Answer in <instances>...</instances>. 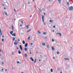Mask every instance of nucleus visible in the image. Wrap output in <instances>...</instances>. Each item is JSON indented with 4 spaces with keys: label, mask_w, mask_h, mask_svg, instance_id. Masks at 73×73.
<instances>
[{
    "label": "nucleus",
    "mask_w": 73,
    "mask_h": 73,
    "mask_svg": "<svg viewBox=\"0 0 73 73\" xmlns=\"http://www.w3.org/2000/svg\"><path fill=\"white\" fill-rule=\"evenodd\" d=\"M13 33V31H11L10 32V33L11 35H12V36H16V34H15L14 33ZM12 33H13V34Z\"/></svg>",
    "instance_id": "obj_1"
},
{
    "label": "nucleus",
    "mask_w": 73,
    "mask_h": 73,
    "mask_svg": "<svg viewBox=\"0 0 73 73\" xmlns=\"http://www.w3.org/2000/svg\"><path fill=\"white\" fill-rule=\"evenodd\" d=\"M68 9L70 11H72L73 10V7L72 6H70L68 7Z\"/></svg>",
    "instance_id": "obj_2"
},
{
    "label": "nucleus",
    "mask_w": 73,
    "mask_h": 73,
    "mask_svg": "<svg viewBox=\"0 0 73 73\" xmlns=\"http://www.w3.org/2000/svg\"><path fill=\"white\" fill-rule=\"evenodd\" d=\"M66 5L67 6H69V5H70V3H69L68 2H66Z\"/></svg>",
    "instance_id": "obj_3"
},
{
    "label": "nucleus",
    "mask_w": 73,
    "mask_h": 73,
    "mask_svg": "<svg viewBox=\"0 0 73 73\" xmlns=\"http://www.w3.org/2000/svg\"><path fill=\"white\" fill-rule=\"evenodd\" d=\"M58 34H59V36H62V35H61V34L60 33H56V35H58Z\"/></svg>",
    "instance_id": "obj_4"
},
{
    "label": "nucleus",
    "mask_w": 73,
    "mask_h": 73,
    "mask_svg": "<svg viewBox=\"0 0 73 73\" xmlns=\"http://www.w3.org/2000/svg\"><path fill=\"white\" fill-rule=\"evenodd\" d=\"M64 60H68V61H69L70 59L69 58H64Z\"/></svg>",
    "instance_id": "obj_5"
},
{
    "label": "nucleus",
    "mask_w": 73,
    "mask_h": 73,
    "mask_svg": "<svg viewBox=\"0 0 73 73\" xmlns=\"http://www.w3.org/2000/svg\"><path fill=\"white\" fill-rule=\"evenodd\" d=\"M19 48L21 50H22L23 49H22V46H21V45H20L19 46Z\"/></svg>",
    "instance_id": "obj_6"
},
{
    "label": "nucleus",
    "mask_w": 73,
    "mask_h": 73,
    "mask_svg": "<svg viewBox=\"0 0 73 73\" xmlns=\"http://www.w3.org/2000/svg\"><path fill=\"white\" fill-rule=\"evenodd\" d=\"M58 1L60 4H61V0H58Z\"/></svg>",
    "instance_id": "obj_7"
},
{
    "label": "nucleus",
    "mask_w": 73,
    "mask_h": 73,
    "mask_svg": "<svg viewBox=\"0 0 73 73\" xmlns=\"http://www.w3.org/2000/svg\"><path fill=\"white\" fill-rule=\"evenodd\" d=\"M46 47L48 49H49L50 48V47H49V45H47L46 46Z\"/></svg>",
    "instance_id": "obj_8"
},
{
    "label": "nucleus",
    "mask_w": 73,
    "mask_h": 73,
    "mask_svg": "<svg viewBox=\"0 0 73 73\" xmlns=\"http://www.w3.org/2000/svg\"><path fill=\"white\" fill-rule=\"evenodd\" d=\"M11 27H12V31H13V30H14V27H13V25H11Z\"/></svg>",
    "instance_id": "obj_9"
},
{
    "label": "nucleus",
    "mask_w": 73,
    "mask_h": 73,
    "mask_svg": "<svg viewBox=\"0 0 73 73\" xmlns=\"http://www.w3.org/2000/svg\"><path fill=\"white\" fill-rule=\"evenodd\" d=\"M27 46H28V43H26L25 45V47H27Z\"/></svg>",
    "instance_id": "obj_10"
},
{
    "label": "nucleus",
    "mask_w": 73,
    "mask_h": 73,
    "mask_svg": "<svg viewBox=\"0 0 73 73\" xmlns=\"http://www.w3.org/2000/svg\"><path fill=\"white\" fill-rule=\"evenodd\" d=\"M30 60H31L32 61H34V59L32 58H30Z\"/></svg>",
    "instance_id": "obj_11"
},
{
    "label": "nucleus",
    "mask_w": 73,
    "mask_h": 73,
    "mask_svg": "<svg viewBox=\"0 0 73 73\" xmlns=\"http://www.w3.org/2000/svg\"><path fill=\"white\" fill-rule=\"evenodd\" d=\"M14 45H17V44H18V43H17V42H14Z\"/></svg>",
    "instance_id": "obj_12"
},
{
    "label": "nucleus",
    "mask_w": 73,
    "mask_h": 73,
    "mask_svg": "<svg viewBox=\"0 0 73 73\" xmlns=\"http://www.w3.org/2000/svg\"><path fill=\"white\" fill-rule=\"evenodd\" d=\"M0 35H2V33H1V29H0Z\"/></svg>",
    "instance_id": "obj_13"
},
{
    "label": "nucleus",
    "mask_w": 73,
    "mask_h": 73,
    "mask_svg": "<svg viewBox=\"0 0 73 73\" xmlns=\"http://www.w3.org/2000/svg\"><path fill=\"white\" fill-rule=\"evenodd\" d=\"M51 48H52V50H54V47H53V46H52Z\"/></svg>",
    "instance_id": "obj_14"
},
{
    "label": "nucleus",
    "mask_w": 73,
    "mask_h": 73,
    "mask_svg": "<svg viewBox=\"0 0 73 73\" xmlns=\"http://www.w3.org/2000/svg\"><path fill=\"white\" fill-rule=\"evenodd\" d=\"M49 22L50 23H52L53 22V21L52 20H50L49 21Z\"/></svg>",
    "instance_id": "obj_15"
},
{
    "label": "nucleus",
    "mask_w": 73,
    "mask_h": 73,
    "mask_svg": "<svg viewBox=\"0 0 73 73\" xmlns=\"http://www.w3.org/2000/svg\"><path fill=\"white\" fill-rule=\"evenodd\" d=\"M24 50L25 51H27V48H24Z\"/></svg>",
    "instance_id": "obj_16"
},
{
    "label": "nucleus",
    "mask_w": 73,
    "mask_h": 73,
    "mask_svg": "<svg viewBox=\"0 0 73 73\" xmlns=\"http://www.w3.org/2000/svg\"><path fill=\"white\" fill-rule=\"evenodd\" d=\"M43 25H46V23H45V22H43Z\"/></svg>",
    "instance_id": "obj_17"
},
{
    "label": "nucleus",
    "mask_w": 73,
    "mask_h": 73,
    "mask_svg": "<svg viewBox=\"0 0 73 73\" xmlns=\"http://www.w3.org/2000/svg\"><path fill=\"white\" fill-rule=\"evenodd\" d=\"M42 45H43V46H45V43H42Z\"/></svg>",
    "instance_id": "obj_18"
},
{
    "label": "nucleus",
    "mask_w": 73,
    "mask_h": 73,
    "mask_svg": "<svg viewBox=\"0 0 73 73\" xmlns=\"http://www.w3.org/2000/svg\"><path fill=\"white\" fill-rule=\"evenodd\" d=\"M29 28V25H27L26 26V28H27V29H28Z\"/></svg>",
    "instance_id": "obj_19"
},
{
    "label": "nucleus",
    "mask_w": 73,
    "mask_h": 73,
    "mask_svg": "<svg viewBox=\"0 0 73 73\" xmlns=\"http://www.w3.org/2000/svg\"><path fill=\"white\" fill-rule=\"evenodd\" d=\"M42 20H44V16H42Z\"/></svg>",
    "instance_id": "obj_20"
},
{
    "label": "nucleus",
    "mask_w": 73,
    "mask_h": 73,
    "mask_svg": "<svg viewBox=\"0 0 73 73\" xmlns=\"http://www.w3.org/2000/svg\"><path fill=\"white\" fill-rule=\"evenodd\" d=\"M22 43L23 44H25V41H24V40H23Z\"/></svg>",
    "instance_id": "obj_21"
},
{
    "label": "nucleus",
    "mask_w": 73,
    "mask_h": 73,
    "mask_svg": "<svg viewBox=\"0 0 73 73\" xmlns=\"http://www.w3.org/2000/svg\"><path fill=\"white\" fill-rule=\"evenodd\" d=\"M25 57L27 58V57H28V55H27V54H25Z\"/></svg>",
    "instance_id": "obj_22"
},
{
    "label": "nucleus",
    "mask_w": 73,
    "mask_h": 73,
    "mask_svg": "<svg viewBox=\"0 0 73 73\" xmlns=\"http://www.w3.org/2000/svg\"><path fill=\"white\" fill-rule=\"evenodd\" d=\"M12 38L13 41H14V40H15V38H14V37H13Z\"/></svg>",
    "instance_id": "obj_23"
},
{
    "label": "nucleus",
    "mask_w": 73,
    "mask_h": 73,
    "mask_svg": "<svg viewBox=\"0 0 73 73\" xmlns=\"http://www.w3.org/2000/svg\"><path fill=\"white\" fill-rule=\"evenodd\" d=\"M3 1L5 3H7V0H4Z\"/></svg>",
    "instance_id": "obj_24"
},
{
    "label": "nucleus",
    "mask_w": 73,
    "mask_h": 73,
    "mask_svg": "<svg viewBox=\"0 0 73 73\" xmlns=\"http://www.w3.org/2000/svg\"><path fill=\"white\" fill-rule=\"evenodd\" d=\"M37 32L39 34H41V33L40 32V31H38Z\"/></svg>",
    "instance_id": "obj_25"
},
{
    "label": "nucleus",
    "mask_w": 73,
    "mask_h": 73,
    "mask_svg": "<svg viewBox=\"0 0 73 73\" xmlns=\"http://www.w3.org/2000/svg\"><path fill=\"white\" fill-rule=\"evenodd\" d=\"M50 72H51L52 73V72H53V69L51 68L50 70Z\"/></svg>",
    "instance_id": "obj_26"
},
{
    "label": "nucleus",
    "mask_w": 73,
    "mask_h": 73,
    "mask_svg": "<svg viewBox=\"0 0 73 73\" xmlns=\"http://www.w3.org/2000/svg\"><path fill=\"white\" fill-rule=\"evenodd\" d=\"M34 63L35 64L36 63V59H35L34 60Z\"/></svg>",
    "instance_id": "obj_27"
},
{
    "label": "nucleus",
    "mask_w": 73,
    "mask_h": 73,
    "mask_svg": "<svg viewBox=\"0 0 73 73\" xmlns=\"http://www.w3.org/2000/svg\"><path fill=\"white\" fill-rule=\"evenodd\" d=\"M43 35H46V32H43Z\"/></svg>",
    "instance_id": "obj_28"
},
{
    "label": "nucleus",
    "mask_w": 73,
    "mask_h": 73,
    "mask_svg": "<svg viewBox=\"0 0 73 73\" xmlns=\"http://www.w3.org/2000/svg\"><path fill=\"white\" fill-rule=\"evenodd\" d=\"M31 31V30H29L28 31H27V33H28L29 32H30V31Z\"/></svg>",
    "instance_id": "obj_29"
},
{
    "label": "nucleus",
    "mask_w": 73,
    "mask_h": 73,
    "mask_svg": "<svg viewBox=\"0 0 73 73\" xmlns=\"http://www.w3.org/2000/svg\"><path fill=\"white\" fill-rule=\"evenodd\" d=\"M21 52H20V50H19V51H18V53H19V54H21Z\"/></svg>",
    "instance_id": "obj_30"
},
{
    "label": "nucleus",
    "mask_w": 73,
    "mask_h": 73,
    "mask_svg": "<svg viewBox=\"0 0 73 73\" xmlns=\"http://www.w3.org/2000/svg\"><path fill=\"white\" fill-rule=\"evenodd\" d=\"M17 64H21V63L19 61H17Z\"/></svg>",
    "instance_id": "obj_31"
},
{
    "label": "nucleus",
    "mask_w": 73,
    "mask_h": 73,
    "mask_svg": "<svg viewBox=\"0 0 73 73\" xmlns=\"http://www.w3.org/2000/svg\"><path fill=\"white\" fill-rule=\"evenodd\" d=\"M4 13H5V15H8V14H7V12H4Z\"/></svg>",
    "instance_id": "obj_32"
},
{
    "label": "nucleus",
    "mask_w": 73,
    "mask_h": 73,
    "mask_svg": "<svg viewBox=\"0 0 73 73\" xmlns=\"http://www.w3.org/2000/svg\"><path fill=\"white\" fill-rule=\"evenodd\" d=\"M42 11H45V9H42Z\"/></svg>",
    "instance_id": "obj_33"
},
{
    "label": "nucleus",
    "mask_w": 73,
    "mask_h": 73,
    "mask_svg": "<svg viewBox=\"0 0 73 73\" xmlns=\"http://www.w3.org/2000/svg\"><path fill=\"white\" fill-rule=\"evenodd\" d=\"M50 26H51V25H48V27H49V28H51V27Z\"/></svg>",
    "instance_id": "obj_34"
},
{
    "label": "nucleus",
    "mask_w": 73,
    "mask_h": 73,
    "mask_svg": "<svg viewBox=\"0 0 73 73\" xmlns=\"http://www.w3.org/2000/svg\"><path fill=\"white\" fill-rule=\"evenodd\" d=\"M60 52H58V51H57V53L58 54H59V53Z\"/></svg>",
    "instance_id": "obj_35"
},
{
    "label": "nucleus",
    "mask_w": 73,
    "mask_h": 73,
    "mask_svg": "<svg viewBox=\"0 0 73 73\" xmlns=\"http://www.w3.org/2000/svg\"><path fill=\"white\" fill-rule=\"evenodd\" d=\"M31 37V36H29V37H28V39H30V37Z\"/></svg>",
    "instance_id": "obj_36"
},
{
    "label": "nucleus",
    "mask_w": 73,
    "mask_h": 73,
    "mask_svg": "<svg viewBox=\"0 0 73 73\" xmlns=\"http://www.w3.org/2000/svg\"><path fill=\"white\" fill-rule=\"evenodd\" d=\"M39 11H40V12H41V9H39Z\"/></svg>",
    "instance_id": "obj_37"
},
{
    "label": "nucleus",
    "mask_w": 73,
    "mask_h": 73,
    "mask_svg": "<svg viewBox=\"0 0 73 73\" xmlns=\"http://www.w3.org/2000/svg\"><path fill=\"white\" fill-rule=\"evenodd\" d=\"M54 39H52V42H53L54 41Z\"/></svg>",
    "instance_id": "obj_38"
},
{
    "label": "nucleus",
    "mask_w": 73,
    "mask_h": 73,
    "mask_svg": "<svg viewBox=\"0 0 73 73\" xmlns=\"http://www.w3.org/2000/svg\"><path fill=\"white\" fill-rule=\"evenodd\" d=\"M4 62H2V65H4Z\"/></svg>",
    "instance_id": "obj_39"
},
{
    "label": "nucleus",
    "mask_w": 73,
    "mask_h": 73,
    "mask_svg": "<svg viewBox=\"0 0 73 73\" xmlns=\"http://www.w3.org/2000/svg\"><path fill=\"white\" fill-rule=\"evenodd\" d=\"M55 26H53V28H55Z\"/></svg>",
    "instance_id": "obj_40"
},
{
    "label": "nucleus",
    "mask_w": 73,
    "mask_h": 73,
    "mask_svg": "<svg viewBox=\"0 0 73 73\" xmlns=\"http://www.w3.org/2000/svg\"><path fill=\"white\" fill-rule=\"evenodd\" d=\"M2 42H3L4 41V39H2Z\"/></svg>",
    "instance_id": "obj_41"
},
{
    "label": "nucleus",
    "mask_w": 73,
    "mask_h": 73,
    "mask_svg": "<svg viewBox=\"0 0 73 73\" xmlns=\"http://www.w3.org/2000/svg\"><path fill=\"white\" fill-rule=\"evenodd\" d=\"M18 15H19V16H20L21 15V14L20 13H18Z\"/></svg>",
    "instance_id": "obj_42"
},
{
    "label": "nucleus",
    "mask_w": 73,
    "mask_h": 73,
    "mask_svg": "<svg viewBox=\"0 0 73 73\" xmlns=\"http://www.w3.org/2000/svg\"><path fill=\"white\" fill-rule=\"evenodd\" d=\"M22 25H20V28H21V27Z\"/></svg>",
    "instance_id": "obj_43"
},
{
    "label": "nucleus",
    "mask_w": 73,
    "mask_h": 73,
    "mask_svg": "<svg viewBox=\"0 0 73 73\" xmlns=\"http://www.w3.org/2000/svg\"><path fill=\"white\" fill-rule=\"evenodd\" d=\"M13 53H14L13 52H12V55H13Z\"/></svg>",
    "instance_id": "obj_44"
},
{
    "label": "nucleus",
    "mask_w": 73,
    "mask_h": 73,
    "mask_svg": "<svg viewBox=\"0 0 73 73\" xmlns=\"http://www.w3.org/2000/svg\"><path fill=\"white\" fill-rule=\"evenodd\" d=\"M42 22H43V23H44V19H42Z\"/></svg>",
    "instance_id": "obj_45"
},
{
    "label": "nucleus",
    "mask_w": 73,
    "mask_h": 73,
    "mask_svg": "<svg viewBox=\"0 0 73 73\" xmlns=\"http://www.w3.org/2000/svg\"><path fill=\"white\" fill-rule=\"evenodd\" d=\"M27 3L28 4H30V3L29 2H28Z\"/></svg>",
    "instance_id": "obj_46"
},
{
    "label": "nucleus",
    "mask_w": 73,
    "mask_h": 73,
    "mask_svg": "<svg viewBox=\"0 0 73 73\" xmlns=\"http://www.w3.org/2000/svg\"><path fill=\"white\" fill-rule=\"evenodd\" d=\"M31 45H33V43H31Z\"/></svg>",
    "instance_id": "obj_47"
},
{
    "label": "nucleus",
    "mask_w": 73,
    "mask_h": 73,
    "mask_svg": "<svg viewBox=\"0 0 73 73\" xmlns=\"http://www.w3.org/2000/svg\"><path fill=\"white\" fill-rule=\"evenodd\" d=\"M44 16H45V13H44Z\"/></svg>",
    "instance_id": "obj_48"
},
{
    "label": "nucleus",
    "mask_w": 73,
    "mask_h": 73,
    "mask_svg": "<svg viewBox=\"0 0 73 73\" xmlns=\"http://www.w3.org/2000/svg\"><path fill=\"white\" fill-rule=\"evenodd\" d=\"M1 70H2V71H3L4 70V69H2Z\"/></svg>",
    "instance_id": "obj_49"
},
{
    "label": "nucleus",
    "mask_w": 73,
    "mask_h": 73,
    "mask_svg": "<svg viewBox=\"0 0 73 73\" xmlns=\"http://www.w3.org/2000/svg\"><path fill=\"white\" fill-rule=\"evenodd\" d=\"M52 1V0H48V1Z\"/></svg>",
    "instance_id": "obj_50"
},
{
    "label": "nucleus",
    "mask_w": 73,
    "mask_h": 73,
    "mask_svg": "<svg viewBox=\"0 0 73 73\" xmlns=\"http://www.w3.org/2000/svg\"><path fill=\"white\" fill-rule=\"evenodd\" d=\"M30 54H32V53H31V52H30Z\"/></svg>",
    "instance_id": "obj_51"
},
{
    "label": "nucleus",
    "mask_w": 73,
    "mask_h": 73,
    "mask_svg": "<svg viewBox=\"0 0 73 73\" xmlns=\"http://www.w3.org/2000/svg\"><path fill=\"white\" fill-rule=\"evenodd\" d=\"M45 38V39H47V38L46 37L45 38Z\"/></svg>",
    "instance_id": "obj_52"
},
{
    "label": "nucleus",
    "mask_w": 73,
    "mask_h": 73,
    "mask_svg": "<svg viewBox=\"0 0 73 73\" xmlns=\"http://www.w3.org/2000/svg\"><path fill=\"white\" fill-rule=\"evenodd\" d=\"M18 41H20V39H18Z\"/></svg>",
    "instance_id": "obj_53"
},
{
    "label": "nucleus",
    "mask_w": 73,
    "mask_h": 73,
    "mask_svg": "<svg viewBox=\"0 0 73 73\" xmlns=\"http://www.w3.org/2000/svg\"><path fill=\"white\" fill-rule=\"evenodd\" d=\"M7 69H5V71L6 72H7Z\"/></svg>",
    "instance_id": "obj_54"
},
{
    "label": "nucleus",
    "mask_w": 73,
    "mask_h": 73,
    "mask_svg": "<svg viewBox=\"0 0 73 73\" xmlns=\"http://www.w3.org/2000/svg\"><path fill=\"white\" fill-rule=\"evenodd\" d=\"M2 5H3V6H4V5L3 4H2Z\"/></svg>",
    "instance_id": "obj_55"
},
{
    "label": "nucleus",
    "mask_w": 73,
    "mask_h": 73,
    "mask_svg": "<svg viewBox=\"0 0 73 73\" xmlns=\"http://www.w3.org/2000/svg\"><path fill=\"white\" fill-rule=\"evenodd\" d=\"M39 61H41V60L39 59Z\"/></svg>",
    "instance_id": "obj_56"
},
{
    "label": "nucleus",
    "mask_w": 73,
    "mask_h": 73,
    "mask_svg": "<svg viewBox=\"0 0 73 73\" xmlns=\"http://www.w3.org/2000/svg\"><path fill=\"white\" fill-rule=\"evenodd\" d=\"M21 23H23V21H21Z\"/></svg>",
    "instance_id": "obj_57"
},
{
    "label": "nucleus",
    "mask_w": 73,
    "mask_h": 73,
    "mask_svg": "<svg viewBox=\"0 0 73 73\" xmlns=\"http://www.w3.org/2000/svg\"><path fill=\"white\" fill-rule=\"evenodd\" d=\"M44 56L45 57H47L46 55H45Z\"/></svg>",
    "instance_id": "obj_58"
},
{
    "label": "nucleus",
    "mask_w": 73,
    "mask_h": 73,
    "mask_svg": "<svg viewBox=\"0 0 73 73\" xmlns=\"http://www.w3.org/2000/svg\"><path fill=\"white\" fill-rule=\"evenodd\" d=\"M54 32V30L52 31V32Z\"/></svg>",
    "instance_id": "obj_59"
},
{
    "label": "nucleus",
    "mask_w": 73,
    "mask_h": 73,
    "mask_svg": "<svg viewBox=\"0 0 73 73\" xmlns=\"http://www.w3.org/2000/svg\"><path fill=\"white\" fill-rule=\"evenodd\" d=\"M4 9H6V8H4Z\"/></svg>",
    "instance_id": "obj_60"
},
{
    "label": "nucleus",
    "mask_w": 73,
    "mask_h": 73,
    "mask_svg": "<svg viewBox=\"0 0 73 73\" xmlns=\"http://www.w3.org/2000/svg\"><path fill=\"white\" fill-rule=\"evenodd\" d=\"M0 52H1V49H0Z\"/></svg>",
    "instance_id": "obj_61"
},
{
    "label": "nucleus",
    "mask_w": 73,
    "mask_h": 73,
    "mask_svg": "<svg viewBox=\"0 0 73 73\" xmlns=\"http://www.w3.org/2000/svg\"><path fill=\"white\" fill-rule=\"evenodd\" d=\"M14 11L15 12H16V10L15 9H14Z\"/></svg>",
    "instance_id": "obj_62"
},
{
    "label": "nucleus",
    "mask_w": 73,
    "mask_h": 73,
    "mask_svg": "<svg viewBox=\"0 0 73 73\" xmlns=\"http://www.w3.org/2000/svg\"><path fill=\"white\" fill-rule=\"evenodd\" d=\"M14 20H15H15H16V19H14Z\"/></svg>",
    "instance_id": "obj_63"
},
{
    "label": "nucleus",
    "mask_w": 73,
    "mask_h": 73,
    "mask_svg": "<svg viewBox=\"0 0 73 73\" xmlns=\"http://www.w3.org/2000/svg\"><path fill=\"white\" fill-rule=\"evenodd\" d=\"M15 42H17V41H16V40H15Z\"/></svg>",
    "instance_id": "obj_64"
}]
</instances>
